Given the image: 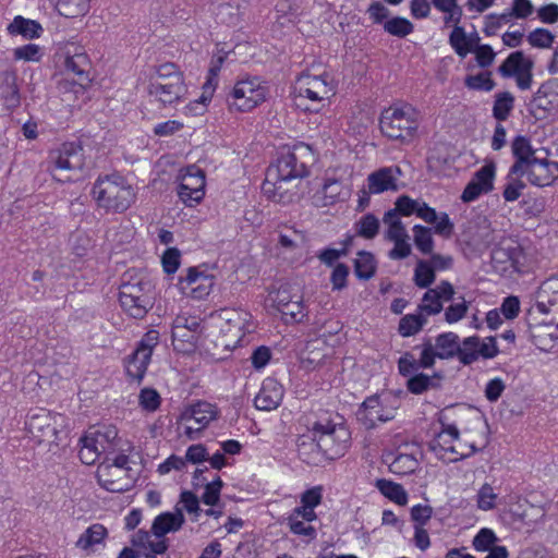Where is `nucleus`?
I'll list each match as a JSON object with an SVG mask.
<instances>
[{"mask_svg": "<svg viewBox=\"0 0 558 558\" xmlns=\"http://www.w3.org/2000/svg\"><path fill=\"white\" fill-rule=\"evenodd\" d=\"M312 438L299 444V456L307 463H318L320 456L336 459L344 454L349 447L350 432L342 418L322 417L313 424Z\"/></svg>", "mask_w": 558, "mask_h": 558, "instance_id": "nucleus-1", "label": "nucleus"}, {"mask_svg": "<svg viewBox=\"0 0 558 558\" xmlns=\"http://www.w3.org/2000/svg\"><path fill=\"white\" fill-rule=\"evenodd\" d=\"M251 329V314L243 310L223 308L210 315V330L202 347L213 355L235 349Z\"/></svg>", "mask_w": 558, "mask_h": 558, "instance_id": "nucleus-2", "label": "nucleus"}, {"mask_svg": "<svg viewBox=\"0 0 558 558\" xmlns=\"http://www.w3.org/2000/svg\"><path fill=\"white\" fill-rule=\"evenodd\" d=\"M302 150L300 147L282 154L268 167L262 190L269 199L282 204L293 201L300 180L307 174L304 162L298 157Z\"/></svg>", "mask_w": 558, "mask_h": 558, "instance_id": "nucleus-3", "label": "nucleus"}, {"mask_svg": "<svg viewBox=\"0 0 558 558\" xmlns=\"http://www.w3.org/2000/svg\"><path fill=\"white\" fill-rule=\"evenodd\" d=\"M92 194L97 206L107 213L122 214L136 201V190L117 173L99 177L93 185Z\"/></svg>", "mask_w": 558, "mask_h": 558, "instance_id": "nucleus-4", "label": "nucleus"}, {"mask_svg": "<svg viewBox=\"0 0 558 558\" xmlns=\"http://www.w3.org/2000/svg\"><path fill=\"white\" fill-rule=\"evenodd\" d=\"M187 93L182 72L173 63H163L150 76L148 94L163 105L181 100Z\"/></svg>", "mask_w": 558, "mask_h": 558, "instance_id": "nucleus-5", "label": "nucleus"}, {"mask_svg": "<svg viewBox=\"0 0 558 558\" xmlns=\"http://www.w3.org/2000/svg\"><path fill=\"white\" fill-rule=\"evenodd\" d=\"M132 462L125 454H118L113 459L106 458L97 468L99 484L107 490L121 493L129 490L136 477Z\"/></svg>", "mask_w": 558, "mask_h": 558, "instance_id": "nucleus-6", "label": "nucleus"}, {"mask_svg": "<svg viewBox=\"0 0 558 558\" xmlns=\"http://www.w3.org/2000/svg\"><path fill=\"white\" fill-rule=\"evenodd\" d=\"M420 114L410 105L401 107H389L383 111L380 117V130L383 134L391 140L412 137L418 128Z\"/></svg>", "mask_w": 558, "mask_h": 558, "instance_id": "nucleus-7", "label": "nucleus"}, {"mask_svg": "<svg viewBox=\"0 0 558 558\" xmlns=\"http://www.w3.org/2000/svg\"><path fill=\"white\" fill-rule=\"evenodd\" d=\"M64 417L45 409H38L28 415L26 429L38 444L58 447L64 435Z\"/></svg>", "mask_w": 558, "mask_h": 558, "instance_id": "nucleus-8", "label": "nucleus"}, {"mask_svg": "<svg viewBox=\"0 0 558 558\" xmlns=\"http://www.w3.org/2000/svg\"><path fill=\"white\" fill-rule=\"evenodd\" d=\"M49 165L48 170L57 181L75 180L85 165L83 149L74 143H65L50 151Z\"/></svg>", "mask_w": 558, "mask_h": 558, "instance_id": "nucleus-9", "label": "nucleus"}, {"mask_svg": "<svg viewBox=\"0 0 558 558\" xmlns=\"http://www.w3.org/2000/svg\"><path fill=\"white\" fill-rule=\"evenodd\" d=\"M118 439V430L112 425L89 428L80 439V460L86 464H94L102 453L111 452Z\"/></svg>", "mask_w": 558, "mask_h": 558, "instance_id": "nucleus-10", "label": "nucleus"}, {"mask_svg": "<svg viewBox=\"0 0 558 558\" xmlns=\"http://www.w3.org/2000/svg\"><path fill=\"white\" fill-rule=\"evenodd\" d=\"M392 210L404 217L415 214L426 223L435 225L434 229L437 234L450 236L453 231V223L449 216L446 213L438 214L422 199H413L408 195H401L396 199Z\"/></svg>", "mask_w": 558, "mask_h": 558, "instance_id": "nucleus-11", "label": "nucleus"}, {"mask_svg": "<svg viewBox=\"0 0 558 558\" xmlns=\"http://www.w3.org/2000/svg\"><path fill=\"white\" fill-rule=\"evenodd\" d=\"M400 408V399L392 392L368 397L359 409L357 420L365 428L371 429L378 423H386L395 418Z\"/></svg>", "mask_w": 558, "mask_h": 558, "instance_id": "nucleus-12", "label": "nucleus"}, {"mask_svg": "<svg viewBox=\"0 0 558 558\" xmlns=\"http://www.w3.org/2000/svg\"><path fill=\"white\" fill-rule=\"evenodd\" d=\"M268 95V87L258 77L238 81L227 100L231 110L247 112L263 104Z\"/></svg>", "mask_w": 558, "mask_h": 558, "instance_id": "nucleus-13", "label": "nucleus"}, {"mask_svg": "<svg viewBox=\"0 0 558 558\" xmlns=\"http://www.w3.org/2000/svg\"><path fill=\"white\" fill-rule=\"evenodd\" d=\"M119 302L128 315L143 318L153 307L149 283L142 280L123 282L120 286Z\"/></svg>", "mask_w": 558, "mask_h": 558, "instance_id": "nucleus-14", "label": "nucleus"}, {"mask_svg": "<svg viewBox=\"0 0 558 558\" xmlns=\"http://www.w3.org/2000/svg\"><path fill=\"white\" fill-rule=\"evenodd\" d=\"M536 310L550 319L544 324L543 331L551 339H558V277L542 282L536 292Z\"/></svg>", "mask_w": 558, "mask_h": 558, "instance_id": "nucleus-15", "label": "nucleus"}, {"mask_svg": "<svg viewBox=\"0 0 558 558\" xmlns=\"http://www.w3.org/2000/svg\"><path fill=\"white\" fill-rule=\"evenodd\" d=\"M294 89L299 100L306 98L316 104L324 102L335 95V86L328 74L303 73L295 81Z\"/></svg>", "mask_w": 558, "mask_h": 558, "instance_id": "nucleus-16", "label": "nucleus"}, {"mask_svg": "<svg viewBox=\"0 0 558 558\" xmlns=\"http://www.w3.org/2000/svg\"><path fill=\"white\" fill-rule=\"evenodd\" d=\"M216 408L208 402H197L186 409L180 416L178 429L189 439H196L198 434L216 418Z\"/></svg>", "mask_w": 558, "mask_h": 558, "instance_id": "nucleus-17", "label": "nucleus"}, {"mask_svg": "<svg viewBox=\"0 0 558 558\" xmlns=\"http://www.w3.org/2000/svg\"><path fill=\"white\" fill-rule=\"evenodd\" d=\"M158 342L159 332L157 330H149L144 335L136 350L125 362L126 374L131 379L137 381L143 379L150 362L153 351Z\"/></svg>", "mask_w": 558, "mask_h": 558, "instance_id": "nucleus-18", "label": "nucleus"}, {"mask_svg": "<svg viewBox=\"0 0 558 558\" xmlns=\"http://www.w3.org/2000/svg\"><path fill=\"white\" fill-rule=\"evenodd\" d=\"M534 62L522 51L511 52L499 65L498 72L502 77H514L519 89L527 90L533 83Z\"/></svg>", "mask_w": 558, "mask_h": 558, "instance_id": "nucleus-19", "label": "nucleus"}, {"mask_svg": "<svg viewBox=\"0 0 558 558\" xmlns=\"http://www.w3.org/2000/svg\"><path fill=\"white\" fill-rule=\"evenodd\" d=\"M402 170L399 166L381 167L371 172L366 178L367 195H378L386 192H398L401 189Z\"/></svg>", "mask_w": 558, "mask_h": 558, "instance_id": "nucleus-20", "label": "nucleus"}, {"mask_svg": "<svg viewBox=\"0 0 558 558\" xmlns=\"http://www.w3.org/2000/svg\"><path fill=\"white\" fill-rule=\"evenodd\" d=\"M215 284L213 275L199 271L195 267L187 269L185 276H181L178 282L183 294L195 300H203L209 295Z\"/></svg>", "mask_w": 558, "mask_h": 558, "instance_id": "nucleus-21", "label": "nucleus"}, {"mask_svg": "<svg viewBox=\"0 0 558 558\" xmlns=\"http://www.w3.org/2000/svg\"><path fill=\"white\" fill-rule=\"evenodd\" d=\"M498 353L499 350L494 337L481 339L477 336H471L462 341L461 363L470 365L480 357L493 359Z\"/></svg>", "mask_w": 558, "mask_h": 558, "instance_id": "nucleus-22", "label": "nucleus"}, {"mask_svg": "<svg viewBox=\"0 0 558 558\" xmlns=\"http://www.w3.org/2000/svg\"><path fill=\"white\" fill-rule=\"evenodd\" d=\"M456 294L453 286L449 281H440L435 288L428 289L417 306L426 318L439 314L444 306V302H449Z\"/></svg>", "mask_w": 558, "mask_h": 558, "instance_id": "nucleus-23", "label": "nucleus"}, {"mask_svg": "<svg viewBox=\"0 0 558 558\" xmlns=\"http://www.w3.org/2000/svg\"><path fill=\"white\" fill-rule=\"evenodd\" d=\"M495 174L496 167L493 162L486 163L478 169L462 192L461 201L463 203H471L482 194L489 193L494 189Z\"/></svg>", "mask_w": 558, "mask_h": 558, "instance_id": "nucleus-24", "label": "nucleus"}, {"mask_svg": "<svg viewBox=\"0 0 558 558\" xmlns=\"http://www.w3.org/2000/svg\"><path fill=\"white\" fill-rule=\"evenodd\" d=\"M519 174L526 175L532 185L549 186L558 179V162L537 157Z\"/></svg>", "mask_w": 558, "mask_h": 558, "instance_id": "nucleus-25", "label": "nucleus"}, {"mask_svg": "<svg viewBox=\"0 0 558 558\" xmlns=\"http://www.w3.org/2000/svg\"><path fill=\"white\" fill-rule=\"evenodd\" d=\"M282 398V386L274 378H266L254 399V403L258 410L271 411L280 405Z\"/></svg>", "mask_w": 558, "mask_h": 558, "instance_id": "nucleus-26", "label": "nucleus"}, {"mask_svg": "<svg viewBox=\"0 0 558 558\" xmlns=\"http://www.w3.org/2000/svg\"><path fill=\"white\" fill-rule=\"evenodd\" d=\"M350 197V189L338 179H327L319 192L314 196L319 206H330Z\"/></svg>", "mask_w": 558, "mask_h": 558, "instance_id": "nucleus-27", "label": "nucleus"}, {"mask_svg": "<svg viewBox=\"0 0 558 558\" xmlns=\"http://www.w3.org/2000/svg\"><path fill=\"white\" fill-rule=\"evenodd\" d=\"M88 65V58L85 53H76L65 59L66 76L73 75L76 78V83L73 85L75 93H82L89 82Z\"/></svg>", "mask_w": 558, "mask_h": 558, "instance_id": "nucleus-28", "label": "nucleus"}, {"mask_svg": "<svg viewBox=\"0 0 558 558\" xmlns=\"http://www.w3.org/2000/svg\"><path fill=\"white\" fill-rule=\"evenodd\" d=\"M511 150L515 158V161L510 167L511 174H519L526 168L533 159H536V150L533 149L530 141L524 136H517L512 144Z\"/></svg>", "mask_w": 558, "mask_h": 558, "instance_id": "nucleus-29", "label": "nucleus"}, {"mask_svg": "<svg viewBox=\"0 0 558 558\" xmlns=\"http://www.w3.org/2000/svg\"><path fill=\"white\" fill-rule=\"evenodd\" d=\"M459 436L460 430L456 425L442 424L441 430L433 439L430 447L440 459L448 461L451 447L458 441Z\"/></svg>", "mask_w": 558, "mask_h": 558, "instance_id": "nucleus-30", "label": "nucleus"}, {"mask_svg": "<svg viewBox=\"0 0 558 558\" xmlns=\"http://www.w3.org/2000/svg\"><path fill=\"white\" fill-rule=\"evenodd\" d=\"M184 523V515L181 509L174 512H165L157 515L151 525L153 534L160 538L167 533L177 532Z\"/></svg>", "mask_w": 558, "mask_h": 558, "instance_id": "nucleus-31", "label": "nucleus"}, {"mask_svg": "<svg viewBox=\"0 0 558 558\" xmlns=\"http://www.w3.org/2000/svg\"><path fill=\"white\" fill-rule=\"evenodd\" d=\"M464 234L468 241L475 245H486L493 240V230L486 217H476L469 221Z\"/></svg>", "mask_w": 558, "mask_h": 558, "instance_id": "nucleus-32", "label": "nucleus"}, {"mask_svg": "<svg viewBox=\"0 0 558 558\" xmlns=\"http://www.w3.org/2000/svg\"><path fill=\"white\" fill-rule=\"evenodd\" d=\"M521 255L520 246L512 241L501 242L492 252V260L495 264L505 265L502 269H507L508 266L515 267L519 263Z\"/></svg>", "mask_w": 558, "mask_h": 558, "instance_id": "nucleus-33", "label": "nucleus"}, {"mask_svg": "<svg viewBox=\"0 0 558 558\" xmlns=\"http://www.w3.org/2000/svg\"><path fill=\"white\" fill-rule=\"evenodd\" d=\"M434 348L439 359H451L457 355L461 362L462 343H459V337L454 332L439 335L436 338Z\"/></svg>", "mask_w": 558, "mask_h": 558, "instance_id": "nucleus-34", "label": "nucleus"}, {"mask_svg": "<svg viewBox=\"0 0 558 558\" xmlns=\"http://www.w3.org/2000/svg\"><path fill=\"white\" fill-rule=\"evenodd\" d=\"M108 535L107 529L99 523L90 525L77 539L76 547L90 554L95 546L104 543Z\"/></svg>", "mask_w": 558, "mask_h": 558, "instance_id": "nucleus-35", "label": "nucleus"}, {"mask_svg": "<svg viewBox=\"0 0 558 558\" xmlns=\"http://www.w3.org/2000/svg\"><path fill=\"white\" fill-rule=\"evenodd\" d=\"M132 545L138 549V554L150 550L154 554H163L168 549L166 539H151L147 531L140 530L132 537Z\"/></svg>", "mask_w": 558, "mask_h": 558, "instance_id": "nucleus-36", "label": "nucleus"}, {"mask_svg": "<svg viewBox=\"0 0 558 558\" xmlns=\"http://www.w3.org/2000/svg\"><path fill=\"white\" fill-rule=\"evenodd\" d=\"M441 376L434 374L433 376L417 373L409 377L407 387L414 395H421L428 389L437 388L440 385Z\"/></svg>", "mask_w": 558, "mask_h": 558, "instance_id": "nucleus-37", "label": "nucleus"}, {"mask_svg": "<svg viewBox=\"0 0 558 558\" xmlns=\"http://www.w3.org/2000/svg\"><path fill=\"white\" fill-rule=\"evenodd\" d=\"M8 32L11 35H22L25 38H36L39 37L41 32V26L33 21L27 20L22 16H16L8 26Z\"/></svg>", "mask_w": 558, "mask_h": 558, "instance_id": "nucleus-38", "label": "nucleus"}, {"mask_svg": "<svg viewBox=\"0 0 558 558\" xmlns=\"http://www.w3.org/2000/svg\"><path fill=\"white\" fill-rule=\"evenodd\" d=\"M383 221L385 226H387L385 238L390 242L409 236L408 231L404 225L402 223L401 219L396 214V210H388L384 215Z\"/></svg>", "mask_w": 558, "mask_h": 558, "instance_id": "nucleus-39", "label": "nucleus"}, {"mask_svg": "<svg viewBox=\"0 0 558 558\" xmlns=\"http://www.w3.org/2000/svg\"><path fill=\"white\" fill-rule=\"evenodd\" d=\"M376 487L385 497L389 498L399 506L407 505L408 494L400 484L381 478L376 481Z\"/></svg>", "mask_w": 558, "mask_h": 558, "instance_id": "nucleus-40", "label": "nucleus"}, {"mask_svg": "<svg viewBox=\"0 0 558 558\" xmlns=\"http://www.w3.org/2000/svg\"><path fill=\"white\" fill-rule=\"evenodd\" d=\"M56 9L65 17L85 15L89 10V0H56Z\"/></svg>", "mask_w": 558, "mask_h": 558, "instance_id": "nucleus-41", "label": "nucleus"}, {"mask_svg": "<svg viewBox=\"0 0 558 558\" xmlns=\"http://www.w3.org/2000/svg\"><path fill=\"white\" fill-rule=\"evenodd\" d=\"M298 295H300L299 291L292 286L282 284L278 289L269 292L268 301L271 306L279 312L284 306H288L289 303L294 300V296Z\"/></svg>", "mask_w": 558, "mask_h": 558, "instance_id": "nucleus-42", "label": "nucleus"}, {"mask_svg": "<svg viewBox=\"0 0 558 558\" xmlns=\"http://www.w3.org/2000/svg\"><path fill=\"white\" fill-rule=\"evenodd\" d=\"M172 339L178 349L190 350L194 348L198 342L203 343L204 337L202 335L194 333L190 330L181 329V325L172 326Z\"/></svg>", "mask_w": 558, "mask_h": 558, "instance_id": "nucleus-43", "label": "nucleus"}, {"mask_svg": "<svg viewBox=\"0 0 558 558\" xmlns=\"http://www.w3.org/2000/svg\"><path fill=\"white\" fill-rule=\"evenodd\" d=\"M426 324L427 318L417 311L416 314H408L400 319L399 332L403 337H410L417 333Z\"/></svg>", "mask_w": 558, "mask_h": 558, "instance_id": "nucleus-44", "label": "nucleus"}, {"mask_svg": "<svg viewBox=\"0 0 558 558\" xmlns=\"http://www.w3.org/2000/svg\"><path fill=\"white\" fill-rule=\"evenodd\" d=\"M286 324L300 323L306 317L302 295L294 296V300L279 311Z\"/></svg>", "mask_w": 558, "mask_h": 558, "instance_id": "nucleus-45", "label": "nucleus"}, {"mask_svg": "<svg viewBox=\"0 0 558 558\" xmlns=\"http://www.w3.org/2000/svg\"><path fill=\"white\" fill-rule=\"evenodd\" d=\"M181 185L205 190V173L196 166H189L180 171Z\"/></svg>", "mask_w": 558, "mask_h": 558, "instance_id": "nucleus-46", "label": "nucleus"}, {"mask_svg": "<svg viewBox=\"0 0 558 558\" xmlns=\"http://www.w3.org/2000/svg\"><path fill=\"white\" fill-rule=\"evenodd\" d=\"M374 256L368 252H359L354 260V271L357 278L368 280L375 274Z\"/></svg>", "mask_w": 558, "mask_h": 558, "instance_id": "nucleus-47", "label": "nucleus"}, {"mask_svg": "<svg viewBox=\"0 0 558 558\" xmlns=\"http://www.w3.org/2000/svg\"><path fill=\"white\" fill-rule=\"evenodd\" d=\"M514 106V97L509 92L499 93L496 95V99L493 107V116L498 121H505Z\"/></svg>", "mask_w": 558, "mask_h": 558, "instance_id": "nucleus-48", "label": "nucleus"}, {"mask_svg": "<svg viewBox=\"0 0 558 558\" xmlns=\"http://www.w3.org/2000/svg\"><path fill=\"white\" fill-rule=\"evenodd\" d=\"M417 465L418 462L413 456L401 453L390 462L389 469L395 474L407 475L414 472Z\"/></svg>", "mask_w": 558, "mask_h": 558, "instance_id": "nucleus-49", "label": "nucleus"}, {"mask_svg": "<svg viewBox=\"0 0 558 558\" xmlns=\"http://www.w3.org/2000/svg\"><path fill=\"white\" fill-rule=\"evenodd\" d=\"M384 29L392 36L403 38L413 32L414 26L408 19L396 16L384 23Z\"/></svg>", "mask_w": 558, "mask_h": 558, "instance_id": "nucleus-50", "label": "nucleus"}, {"mask_svg": "<svg viewBox=\"0 0 558 558\" xmlns=\"http://www.w3.org/2000/svg\"><path fill=\"white\" fill-rule=\"evenodd\" d=\"M449 43L454 49L456 53L461 58L466 57V54L471 51L470 41L463 27L461 26L456 25V27H453L449 36Z\"/></svg>", "mask_w": 558, "mask_h": 558, "instance_id": "nucleus-51", "label": "nucleus"}, {"mask_svg": "<svg viewBox=\"0 0 558 558\" xmlns=\"http://www.w3.org/2000/svg\"><path fill=\"white\" fill-rule=\"evenodd\" d=\"M413 238L417 250H420L423 254L432 253L434 241L430 229L421 225H415L413 227Z\"/></svg>", "mask_w": 558, "mask_h": 558, "instance_id": "nucleus-52", "label": "nucleus"}, {"mask_svg": "<svg viewBox=\"0 0 558 558\" xmlns=\"http://www.w3.org/2000/svg\"><path fill=\"white\" fill-rule=\"evenodd\" d=\"M278 242L281 247L293 251L304 242V235L290 227H284L279 231Z\"/></svg>", "mask_w": 558, "mask_h": 558, "instance_id": "nucleus-53", "label": "nucleus"}, {"mask_svg": "<svg viewBox=\"0 0 558 558\" xmlns=\"http://www.w3.org/2000/svg\"><path fill=\"white\" fill-rule=\"evenodd\" d=\"M519 177H522L521 174H511L509 171L507 175V184L504 189L502 196L506 202H514L517 201L521 194L522 191L525 189V183L519 179Z\"/></svg>", "mask_w": 558, "mask_h": 558, "instance_id": "nucleus-54", "label": "nucleus"}, {"mask_svg": "<svg viewBox=\"0 0 558 558\" xmlns=\"http://www.w3.org/2000/svg\"><path fill=\"white\" fill-rule=\"evenodd\" d=\"M555 35L547 28H536L527 35L529 44L534 48L547 49L554 44Z\"/></svg>", "mask_w": 558, "mask_h": 558, "instance_id": "nucleus-55", "label": "nucleus"}, {"mask_svg": "<svg viewBox=\"0 0 558 558\" xmlns=\"http://www.w3.org/2000/svg\"><path fill=\"white\" fill-rule=\"evenodd\" d=\"M414 281L418 288H428L435 281V271L429 263L420 260L414 269Z\"/></svg>", "mask_w": 558, "mask_h": 558, "instance_id": "nucleus-56", "label": "nucleus"}, {"mask_svg": "<svg viewBox=\"0 0 558 558\" xmlns=\"http://www.w3.org/2000/svg\"><path fill=\"white\" fill-rule=\"evenodd\" d=\"M498 495L494 492L490 484L485 483L481 486L476 495L477 508L483 511L493 510L496 506Z\"/></svg>", "mask_w": 558, "mask_h": 558, "instance_id": "nucleus-57", "label": "nucleus"}, {"mask_svg": "<svg viewBox=\"0 0 558 558\" xmlns=\"http://www.w3.org/2000/svg\"><path fill=\"white\" fill-rule=\"evenodd\" d=\"M379 230V220L373 215L363 216L357 222V234L365 239H373Z\"/></svg>", "mask_w": 558, "mask_h": 558, "instance_id": "nucleus-58", "label": "nucleus"}, {"mask_svg": "<svg viewBox=\"0 0 558 558\" xmlns=\"http://www.w3.org/2000/svg\"><path fill=\"white\" fill-rule=\"evenodd\" d=\"M469 311V303L463 296L458 298V302L450 304L445 310V320L448 324H454L465 317Z\"/></svg>", "mask_w": 558, "mask_h": 558, "instance_id": "nucleus-59", "label": "nucleus"}, {"mask_svg": "<svg viewBox=\"0 0 558 558\" xmlns=\"http://www.w3.org/2000/svg\"><path fill=\"white\" fill-rule=\"evenodd\" d=\"M477 448L474 441H462L458 437V441L451 447L450 457H448V462H456L468 458L475 453Z\"/></svg>", "mask_w": 558, "mask_h": 558, "instance_id": "nucleus-60", "label": "nucleus"}, {"mask_svg": "<svg viewBox=\"0 0 558 558\" xmlns=\"http://www.w3.org/2000/svg\"><path fill=\"white\" fill-rule=\"evenodd\" d=\"M161 402L160 395L153 388H144L138 396V403L143 410L155 412Z\"/></svg>", "mask_w": 558, "mask_h": 558, "instance_id": "nucleus-61", "label": "nucleus"}, {"mask_svg": "<svg viewBox=\"0 0 558 558\" xmlns=\"http://www.w3.org/2000/svg\"><path fill=\"white\" fill-rule=\"evenodd\" d=\"M13 54L15 60H23L26 62H38L43 57L40 47L35 44L17 47L14 49Z\"/></svg>", "mask_w": 558, "mask_h": 558, "instance_id": "nucleus-62", "label": "nucleus"}, {"mask_svg": "<svg viewBox=\"0 0 558 558\" xmlns=\"http://www.w3.org/2000/svg\"><path fill=\"white\" fill-rule=\"evenodd\" d=\"M204 195L205 190H196V187L183 186L181 184L178 186V196L186 206L193 207L197 205L204 198Z\"/></svg>", "mask_w": 558, "mask_h": 558, "instance_id": "nucleus-63", "label": "nucleus"}, {"mask_svg": "<svg viewBox=\"0 0 558 558\" xmlns=\"http://www.w3.org/2000/svg\"><path fill=\"white\" fill-rule=\"evenodd\" d=\"M222 487V481L220 477H216L205 486V492L202 496V501L208 506H215L218 504L220 498V490Z\"/></svg>", "mask_w": 558, "mask_h": 558, "instance_id": "nucleus-64", "label": "nucleus"}]
</instances>
